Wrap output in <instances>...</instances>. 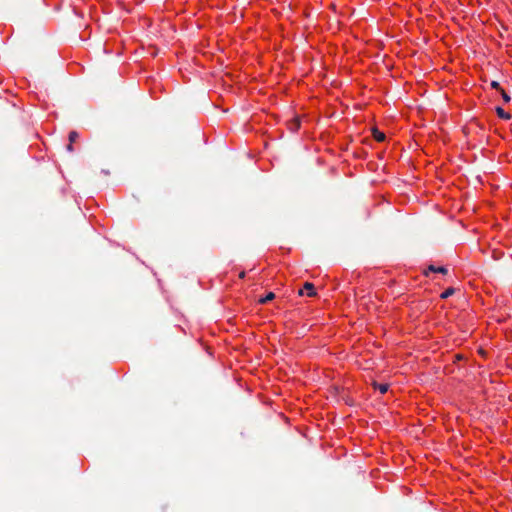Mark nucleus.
Listing matches in <instances>:
<instances>
[{"instance_id":"obj_1","label":"nucleus","mask_w":512,"mask_h":512,"mask_svg":"<svg viewBox=\"0 0 512 512\" xmlns=\"http://www.w3.org/2000/svg\"><path fill=\"white\" fill-rule=\"evenodd\" d=\"M304 291H306L307 296L314 297L316 296L315 287L312 283L306 282L303 286V288L299 289L298 295L302 296L304 295Z\"/></svg>"},{"instance_id":"obj_2","label":"nucleus","mask_w":512,"mask_h":512,"mask_svg":"<svg viewBox=\"0 0 512 512\" xmlns=\"http://www.w3.org/2000/svg\"><path fill=\"white\" fill-rule=\"evenodd\" d=\"M437 272V273H441V274H447L448 270L447 268L443 267V266H440V267H436L434 265H429L428 266V271H425L424 272V275L425 276H428V272Z\"/></svg>"},{"instance_id":"obj_3","label":"nucleus","mask_w":512,"mask_h":512,"mask_svg":"<svg viewBox=\"0 0 512 512\" xmlns=\"http://www.w3.org/2000/svg\"><path fill=\"white\" fill-rule=\"evenodd\" d=\"M372 135L374 139L378 142H382L385 140L386 136L383 132L379 131L377 128L372 129Z\"/></svg>"},{"instance_id":"obj_4","label":"nucleus","mask_w":512,"mask_h":512,"mask_svg":"<svg viewBox=\"0 0 512 512\" xmlns=\"http://www.w3.org/2000/svg\"><path fill=\"white\" fill-rule=\"evenodd\" d=\"M288 127L289 129L292 131V132H295L299 129L300 127V119L295 117L293 118L289 123H288Z\"/></svg>"},{"instance_id":"obj_5","label":"nucleus","mask_w":512,"mask_h":512,"mask_svg":"<svg viewBox=\"0 0 512 512\" xmlns=\"http://www.w3.org/2000/svg\"><path fill=\"white\" fill-rule=\"evenodd\" d=\"M496 113L502 119L509 120L511 118V115L505 112L504 109L499 106L496 107Z\"/></svg>"},{"instance_id":"obj_6","label":"nucleus","mask_w":512,"mask_h":512,"mask_svg":"<svg viewBox=\"0 0 512 512\" xmlns=\"http://www.w3.org/2000/svg\"><path fill=\"white\" fill-rule=\"evenodd\" d=\"M275 298V294L273 292H269L264 298L259 299L260 304H266L267 302L273 300Z\"/></svg>"},{"instance_id":"obj_7","label":"nucleus","mask_w":512,"mask_h":512,"mask_svg":"<svg viewBox=\"0 0 512 512\" xmlns=\"http://www.w3.org/2000/svg\"><path fill=\"white\" fill-rule=\"evenodd\" d=\"M455 293V289L450 287L448 289H446L441 295L440 297L442 299H447L448 297L452 296L453 294Z\"/></svg>"},{"instance_id":"obj_8","label":"nucleus","mask_w":512,"mask_h":512,"mask_svg":"<svg viewBox=\"0 0 512 512\" xmlns=\"http://www.w3.org/2000/svg\"><path fill=\"white\" fill-rule=\"evenodd\" d=\"M374 387L380 391L381 394H384L388 391V384H378L374 383Z\"/></svg>"},{"instance_id":"obj_9","label":"nucleus","mask_w":512,"mask_h":512,"mask_svg":"<svg viewBox=\"0 0 512 512\" xmlns=\"http://www.w3.org/2000/svg\"><path fill=\"white\" fill-rule=\"evenodd\" d=\"M79 138V134L78 132L76 131H70L69 135H68V139H69V142L70 143H74L77 141V139Z\"/></svg>"},{"instance_id":"obj_10","label":"nucleus","mask_w":512,"mask_h":512,"mask_svg":"<svg viewBox=\"0 0 512 512\" xmlns=\"http://www.w3.org/2000/svg\"><path fill=\"white\" fill-rule=\"evenodd\" d=\"M500 93H501V96H502L504 102H506V103L510 102V100H511L510 96L503 89H500Z\"/></svg>"},{"instance_id":"obj_11","label":"nucleus","mask_w":512,"mask_h":512,"mask_svg":"<svg viewBox=\"0 0 512 512\" xmlns=\"http://www.w3.org/2000/svg\"><path fill=\"white\" fill-rule=\"evenodd\" d=\"M491 87H492V88H494V89H496V90H498V91H500V89H502V88L500 87L499 82H497V81H492V82H491Z\"/></svg>"},{"instance_id":"obj_12","label":"nucleus","mask_w":512,"mask_h":512,"mask_svg":"<svg viewBox=\"0 0 512 512\" xmlns=\"http://www.w3.org/2000/svg\"><path fill=\"white\" fill-rule=\"evenodd\" d=\"M72 144H73V143H70V142H69V144L67 145V150H68L69 152H72V151H73V146H72Z\"/></svg>"},{"instance_id":"obj_13","label":"nucleus","mask_w":512,"mask_h":512,"mask_svg":"<svg viewBox=\"0 0 512 512\" xmlns=\"http://www.w3.org/2000/svg\"><path fill=\"white\" fill-rule=\"evenodd\" d=\"M240 278H244L245 277V272H241L240 275H239Z\"/></svg>"}]
</instances>
